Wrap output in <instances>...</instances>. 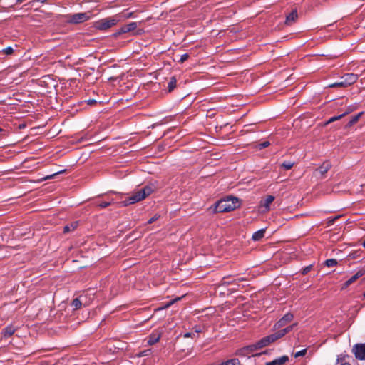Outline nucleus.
Masks as SVG:
<instances>
[{"mask_svg":"<svg viewBox=\"0 0 365 365\" xmlns=\"http://www.w3.org/2000/svg\"><path fill=\"white\" fill-rule=\"evenodd\" d=\"M294 164V163L290 161L284 162L283 163H282L281 167L284 168L285 170H289L293 167Z\"/></svg>","mask_w":365,"mask_h":365,"instance_id":"obj_25","label":"nucleus"},{"mask_svg":"<svg viewBox=\"0 0 365 365\" xmlns=\"http://www.w3.org/2000/svg\"><path fill=\"white\" fill-rule=\"evenodd\" d=\"M239 364H240V362L238 361V363L236 365H239Z\"/></svg>","mask_w":365,"mask_h":365,"instance_id":"obj_43","label":"nucleus"},{"mask_svg":"<svg viewBox=\"0 0 365 365\" xmlns=\"http://www.w3.org/2000/svg\"><path fill=\"white\" fill-rule=\"evenodd\" d=\"M264 232H265L264 229H261V230L255 232L252 235V239L255 241H258V240H261L262 237H264Z\"/></svg>","mask_w":365,"mask_h":365,"instance_id":"obj_19","label":"nucleus"},{"mask_svg":"<svg viewBox=\"0 0 365 365\" xmlns=\"http://www.w3.org/2000/svg\"><path fill=\"white\" fill-rule=\"evenodd\" d=\"M110 205H111V202H101L99 204V206L101 207V208H105L108 206H109Z\"/></svg>","mask_w":365,"mask_h":365,"instance_id":"obj_33","label":"nucleus"},{"mask_svg":"<svg viewBox=\"0 0 365 365\" xmlns=\"http://www.w3.org/2000/svg\"><path fill=\"white\" fill-rule=\"evenodd\" d=\"M15 331L16 328L14 327L12 325H9L4 329L2 335L4 337L8 338L12 336Z\"/></svg>","mask_w":365,"mask_h":365,"instance_id":"obj_17","label":"nucleus"},{"mask_svg":"<svg viewBox=\"0 0 365 365\" xmlns=\"http://www.w3.org/2000/svg\"><path fill=\"white\" fill-rule=\"evenodd\" d=\"M240 206V200L236 197L230 196L219 200L215 205V212H230Z\"/></svg>","mask_w":365,"mask_h":365,"instance_id":"obj_1","label":"nucleus"},{"mask_svg":"<svg viewBox=\"0 0 365 365\" xmlns=\"http://www.w3.org/2000/svg\"><path fill=\"white\" fill-rule=\"evenodd\" d=\"M160 336L161 334L160 332H158V331H154L153 333H152V334L150 335L148 344L149 345H153L157 343L160 340Z\"/></svg>","mask_w":365,"mask_h":365,"instance_id":"obj_16","label":"nucleus"},{"mask_svg":"<svg viewBox=\"0 0 365 365\" xmlns=\"http://www.w3.org/2000/svg\"><path fill=\"white\" fill-rule=\"evenodd\" d=\"M363 296H364V298H365V292L364 293Z\"/></svg>","mask_w":365,"mask_h":365,"instance_id":"obj_42","label":"nucleus"},{"mask_svg":"<svg viewBox=\"0 0 365 365\" xmlns=\"http://www.w3.org/2000/svg\"><path fill=\"white\" fill-rule=\"evenodd\" d=\"M349 356L346 355H339L336 359V365H351L349 362Z\"/></svg>","mask_w":365,"mask_h":365,"instance_id":"obj_18","label":"nucleus"},{"mask_svg":"<svg viewBox=\"0 0 365 365\" xmlns=\"http://www.w3.org/2000/svg\"><path fill=\"white\" fill-rule=\"evenodd\" d=\"M110 202H111V204H113V203H114V201H113V200H112V201H110Z\"/></svg>","mask_w":365,"mask_h":365,"instance_id":"obj_41","label":"nucleus"},{"mask_svg":"<svg viewBox=\"0 0 365 365\" xmlns=\"http://www.w3.org/2000/svg\"><path fill=\"white\" fill-rule=\"evenodd\" d=\"M94 102H96V101H95L94 100H92V101H89V103H94Z\"/></svg>","mask_w":365,"mask_h":365,"instance_id":"obj_39","label":"nucleus"},{"mask_svg":"<svg viewBox=\"0 0 365 365\" xmlns=\"http://www.w3.org/2000/svg\"><path fill=\"white\" fill-rule=\"evenodd\" d=\"M158 219V217L157 216H154L153 217L150 218L149 220H148V224H151L153 223V222H155L156 220Z\"/></svg>","mask_w":365,"mask_h":365,"instance_id":"obj_36","label":"nucleus"},{"mask_svg":"<svg viewBox=\"0 0 365 365\" xmlns=\"http://www.w3.org/2000/svg\"><path fill=\"white\" fill-rule=\"evenodd\" d=\"M297 325V322L292 324V325L287 326V327L279 329L277 331H276L279 339H281L283 337L285 334L289 333L292 330L294 327H295Z\"/></svg>","mask_w":365,"mask_h":365,"instance_id":"obj_13","label":"nucleus"},{"mask_svg":"<svg viewBox=\"0 0 365 365\" xmlns=\"http://www.w3.org/2000/svg\"><path fill=\"white\" fill-rule=\"evenodd\" d=\"M153 192L151 186H145L143 188L136 190L128 197L125 200L120 202L119 204L122 206H128L140 202L147 197Z\"/></svg>","mask_w":365,"mask_h":365,"instance_id":"obj_2","label":"nucleus"},{"mask_svg":"<svg viewBox=\"0 0 365 365\" xmlns=\"http://www.w3.org/2000/svg\"><path fill=\"white\" fill-rule=\"evenodd\" d=\"M277 339H279V337H278L277 333L274 332V334L267 336L262 338L261 340H259L257 343L256 346L258 349L263 348V347H265V346L269 345L270 344L274 342Z\"/></svg>","mask_w":365,"mask_h":365,"instance_id":"obj_4","label":"nucleus"},{"mask_svg":"<svg viewBox=\"0 0 365 365\" xmlns=\"http://www.w3.org/2000/svg\"><path fill=\"white\" fill-rule=\"evenodd\" d=\"M82 305V301L81 299H74L72 302V307H73L74 309H79Z\"/></svg>","mask_w":365,"mask_h":365,"instance_id":"obj_22","label":"nucleus"},{"mask_svg":"<svg viewBox=\"0 0 365 365\" xmlns=\"http://www.w3.org/2000/svg\"><path fill=\"white\" fill-rule=\"evenodd\" d=\"M361 115H362V113H360L357 115H355L354 117H353L352 119L351 120V121L349 122V124L353 125V124L356 123L359 120V119L361 116Z\"/></svg>","mask_w":365,"mask_h":365,"instance_id":"obj_26","label":"nucleus"},{"mask_svg":"<svg viewBox=\"0 0 365 365\" xmlns=\"http://www.w3.org/2000/svg\"><path fill=\"white\" fill-rule=\"evenodd\" d=\"M312 269V265L307 266V267H305L302 269V274L303 275H304V274H307L309 272H310Z\"/></svg>","mask_w":365,"mask_h":365,"instance_id":"obj_28","label":"nucleus"},{"mask_svg":"<svg viewBox=\"0 0 365 365\" xmlns=\"http://www.w3.org/2000/svg\"><path fill=\"white\" fill-rule=\"evenodd\" d=\"M176 86V79L175 77H172L168 83V91L171 92Z\"/></svg>","mask_w":365,"mask_h":365,"instance_id":"obj_21","label":"nucleus"},{"mask_svg":"<svg viewBox=\"0 0 365 365\" xmlns=\"http://www.w3.org/2000/svg\"><path fill=\"white\" fill-rule=\"evenodd\" d=\"M138 26L136 22H131L122 26L118 31V34H122L134 31Z\"/></svg>","mask_w":365,"mask_h":365,"instance_id":"obj_10","label":"nucleus"},{"mask_svg":"<svg viewBox=\"0 0 365 365\" xmlns=\"http://www.w3.org/2000/svg\"><path fill=\"white\" fill-rule=\"evenodd\" d=\"M147 351H143V352L140 353V354H139V356H147V355H148Z\"/></svg>","mask_w":365,"mask_h":365,"instance_id":"obj_37","label":"nucleus"},{"mask_svg":"<svg viewBox=\"0 0 365 365\" xmlns=\"http://www.w3.org/2000/svg\"><path fill=\"white\" fill-rule=\"evenodd\" d=\"M188 57H189V56H188V54H187V53H185V54L182 55V56H180V60H179V62H180V63H183V62H185V61L188 58Z\"/></svg>","mask_w":365,"mask_h":365,"instance_id":"obj_30","label":"nucleus"},{"mask_svg":"<svg viewBox=\"0 0 365 365\" xmlns=\"http://www.w3.org/2000/svg\"><path fill=\"white\" fill-rule=\"evenodd\" d=\"M364 274L365 271L364 270L358 271L353 277H351L349 280H347L344 283L343 288L348 287L350 284H351L353 282H354L357 279L363 276Z\"/></svg>","mask_w":365,"mask_h":365,"instance_id":"obj_12","label":"nucleus"},{"mask_svg":"<svg viewBox=\"0 0 365 365\" xmlns=\"http://www.w3.org/2000/svg\"><path fill=\"white\" fill-rule=\"evenodd\" d=\"M77 227V222L71 223L70 225H66L64 227V232H68L71 230H73Z\"/></svg>","mask_w":365,"mask_h":365,"instance_id":"obj_23","label":"nucleus"},{"mask_svg":"<svg viewBox=\"0 0 365 365\" xmlns=\"http://www.w3.org/2000/svg\"><path fill=\"white\" fill-rule=\"evenodd\" d=\"M329 87H344V81L341 80V81L336 82L329 85Z\"/></svg>","mask_w":365,"mask_h":365,"instance_id":"obj_27","label":"nucleus"},{"mask_svg":"<svg viewBox=\"0 0 365 365\" xmlns=\"http://www.w3.org/2000/svg\"><path fill=\"white\" fill-rule=\"evenodd\" d=\"M325 264L327 267H334L337 264V261L335 259H329L325 261Z\"/></svg>","mask_w":365,"mask_h":365,"instance_id":"obj_24","label":"nucleus"},{"mask_svg":"<svg viewBox=\"0 0 365 365\" xmlns=\"http://www.w3.org/2000/svg\"><path fill=\"white\" fill-rule=\"evenodd\" d=\"M274 200V197L272 195H268L264 200L261 201L260 207L262 209V212H267L270 210V205Z\"/></svg>","mask_w":365,"mask_h":365,"instance_id":"obj_8","label":"nucleus"},{"mask_svg":"<svg viewBox=\"0 0 365 365\" xmlns=\"http://www.w3.org/2000/svg\"><path fill=\"white\" fill-rule=\"evenodd\" d=\"M342 81H344V87H347L353 83H354L357 79L358 76L354 73H347L345 74L342 78Z\"/></svg>","mask_w":365,"mask_h":365,"instance_id":"obj_9","label":"nucleus"},{"mask_svg":"<svg viewBox=\"0 0 365 365\" xmlns=\"http://www.w3.org/2000/svg\"><path fill=\"white\" fill-rule=\"evenodd\" d=\"M337 218H339V217H338V216H337V217H334V218H329V219L327 220V223H328V225H332V224L334 222V221H335Z\"/></svg>","mask_w":365,"mask_h":365,"instance_id":"obj_34","label":"nucleus"},{"mask_svg":"<svg viewBox=\"0 0 365 365\" xmlns=\"http://www.w3.org/2000/svg\"><path fill=\"white\" fill-rule=\"evenodd\" d=\"M288 360L289 358L287 356H282L272 361L267 362L266 365H284Z\"/></svg>","mask_w":365,"mask_h":365,"instance_id":"obj_14","label":"nucleus"},{"mask_svg":"<svg viewBox=\"0 0 365 365\" xmlns=\"http://www.w3.org/2000/svg\"><path fill=\"white\" fill-rule=\"evenodd\" d=\"M331 164L329 162H324L319 168L315 171L316 175H321L322 177L330 169Z\"/></svg>","mask_w":365,"mask_h":365,"instance_id":"obj_11","label":"nucleus"},{"mask_svg":"<svg viewBox=\"0 0 365 365\" xmlns=\"http://www.w3.org/2000/svg\"><path fill=\"white\" fill-rule=\"evenodd\" d=\"M14 50L11 47H7L4 50V52L6 54V55H10L13 53Z\"/></svg>","mask_w":365,"mask_h":365,"instance_id":"obj_32","label":"nucleus"},{"mask_svg":"<svg viewBox=\"0 0 365 365\" xmlns=\"http://www.w3.org/2000/svg\"><path fill=\"white\" fill-rule=\"evenodd\" d=\"M55 175H56V174H54V175H48V176H46V178H44V180L51 179V178H52Z\"/></svg>","mask_w":365,"mask_h":365,"instance_id":"obj_38","label":"nucleus"},{"mask_svg":"<svg viewBox=\"0 0 365 365\" xmlns=\"http://www.w3.org/2000/svg\"><path fill=\"white\" fill-rule=\"evenodd\" d=\"M269 145V141H264V143H260L259 145V149H262V148L268 147Z\"/></svg>","mask_w":365,"mask_h":365,"instance_id":"obj_31","label":"nucleus"},{"mask_svg":"<svg viewBox=\"0 0 365 365\" xmlns=\"http://www.w3.org/2000/svg\"><path fill=\"white\" fill-rule=\"evenodd\" d=\"M362 245L364 247H365V240L363 242Z\"/></svg>","mask_w":365,"mask_h":365,"instance_id":"obj_40","label":"nucleus"},{"mask_svg":"<svg viewBox=\"0 0 365 365\" xmlns=\"http://www.w3.org/2000/svg\"><path fill=\"white\" fill-rule=\"evenodd\" d=\"M356 358L365 360V344H356L353 348Z\"/></svg>","mask_w":365,"mask_h":365,"instance_id":"obj_7","label":"nucleus"},{"mask_svg":"<svg viewBox=\"0 0 365 365\" xmlns=\"http://www.w3.org/2000/svg\"><path fill=\"white\" fill-rule=\"evenodd\" d=\"M297 17L298 14L297 10H293L287 16L285 24L287 25H291L297 20Z\"/></svg>","mask_w":365,"mask_h":365,"instance_id":"obj_15","label":"nucleus"},{"mask_svg":"<svg viewBox=\"0 0 365 365\" xmlns=\"http://www.w3.org/2000/svg\"><path fill=\"white\" fill-rule=\"evenodd\" d=\"M350 113V110H347L344 113L341 114V115H337V116H334L332 118H331L327 123L326 124H329L332 122H334L336 120H340L341 118H342L344 116H345L346 115L349 114Z\"/></svg>","mask_w":365,"mask_h":365,"instance_id":"obj_20","label":"nucleus"},{"mask_svg":"<svg viewBox=\"0 0 365 365\" xmlns=\"http://www.w3.org/2000/svg\"><path fill=\"white\" fill-rule=\"evenodd\" d=\"M119 19L116 18H106L95 22L94 26L99 30H106L115 26Z\"/></svg>","mask_w":365,"mask_h":365,"instance_id":"obj_3","label":"nucleus"},{"mask_svg":"<svg viewBox=\"0 0 365 365\" xmlns=\"http://www.w3.org/2000/svg\"><path fill=\"white\" fill-rule=\"evenodd\" d=\"M192 336H195V334L190 332H187L184 334L185 338L192 337Z\"/></svg>","mask_w":365,"mask_h":365,"instance_id":"obj_35","label":"nucleus"},{"mask_svg":"<svg viewBox=\"0 0 365 365\" xmlns=\"http://www.w3.org/2000/svg\"><path fill=\"white\" fill-rule=\"evenodd\" d=\"M293 318L294 316L292 314L287 313L274 324V329H279L283 327L287 326L289 322L292 321Z\"/></svg>","mask_w":365,"mask_h":365,"instance_id":"obj_6","label":"nucleus"},{"mask_svg":"<svg viewBox=\"0 0 365 365\" xmlns=\"http://www.w3.org/2000/svg\"><path fill=\"white\" fill-rule=\"evenodd\" d=\"M90 18L88 13H78L71 15L68 21L72 24H80L86 21Z\"/></svg>","mask_w":365,"mask_h":365,"instance_id":"obj_5","label":"nucleus"},{"mask_svg":"<svg viewBox=\"0 0 365 365\" xmlns=\"http://www.w3.org/2000/svg\"><path fill=\"white\" fill-rule=\"evenodd\" d=\"M306 353H307V349H303L302 351H299L297 352L294 354V357L297 358V357H299V356H304L306 354Z\"/></svg>","mask_w":365,"mask_h":365,"instance_id":"obj_29","label":"nucleus"}]
</instances>
